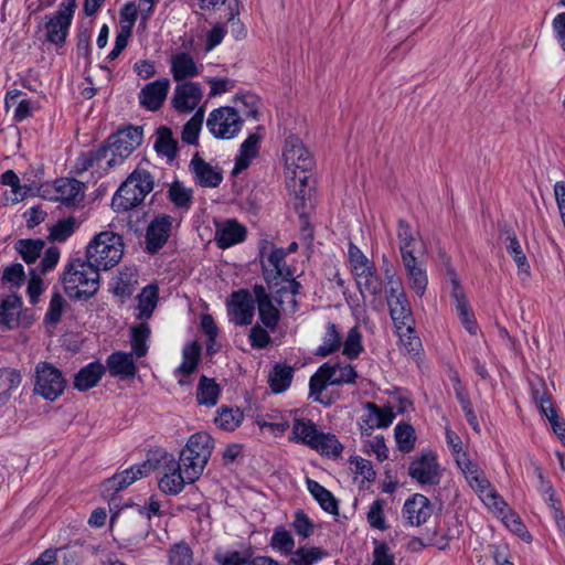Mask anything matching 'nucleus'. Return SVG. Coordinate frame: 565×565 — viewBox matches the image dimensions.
<instances>
[{
	"label": "nucleus",
	"mask_w": 565,
	"mask_h": 565,
	"mask_svg": "<svg viewBox=\"0 0 565 565\" xmlns=\"http://www.w3.org/2000/svg\"><path fill=\"white\" fill-rule=\"evenodd\" d=\"M282 160L287 186L303 203L312 191L310 180L313 158L298 136L290 135L286 138Z\"/></svg>",
	"instance_id": "obj_1"
},
{
	"label": "nucleus",
	"mask_w": 565,
	"mask_h": 565,
	"mask_svg": "<svg viewBox=\"0 0 565 565\" xmlns=\"http://www.w3.org/2000/svg\"><path fill=\"white\" fill-rule=\"evenodd\" d=\"M285 254L280 248L267 246L263 248L264 275L271 288L276 289V298L281 309L295 312L297 301L295 295L299 284L291 279L292 273L285 266Z\"/></svg>",
	"instance_id": "obj_2"
},
{
	"label": "nucleus",
	"mask_w": 565,
	"mask_h": 565,
	"mask_svg": "<svg viewBox=\"0 0 565 565\" xmlns=\"http://www.w3.org/2000/svg\"><path fill=\"white\" fill-rule=\"evenodd\" d=\"M358 377L356 372L351 365H330L324 364L310 379V396L318 403L330 405L339 398L338 392L324 394L323 391L328 384L339 385L342 383H353Z\"/></svg>",
	"instance_id": "obj_3"
},
{
	"label": "nucleus",
	"mask_w": 565,
	"mask_h": 565,
	"mask_svg": "<svg viewBox=\"0 0 565 565\" xmlns=\"http://www.w3.org/2000/svg\"><path fill=\"white\" fill-rule=\"evenodd\" d=\"M142 130L138 127H128L111 135L106 145L97 152L96 160L100 167L111 168L120 164L141 143Z\"/></svg>",
	"instance_id": "obj_4"
},
{
	"label": "nucleus",
	"mask_w": 565,
	"mask_h": 565,
	"mask_svg": "<svg viewBox=\"0 0 565 565\" xmlns=\"http://www.w3.org/2000/svg\"><path fill=\"white\" fill-rule=\"evenodd\" d=\"M124 254L121 237L104 231L95 235L86 247V258L98 270L108 269L119 263Z\"/></svg>",
	"instance_id": "obj_5"
},
{
	"label": "nucleus",
	"mask_w": 565,
	"mask_h": 565,
	"mask_svg": "<svg viewBox=\"0 0 565 565\" xmlns=\"http://www.w3.org/2000/svg\"><path fill=\"white\" fill-rule=\"evenodd\" d=\"M456 463L465 476L471 489L479 495L482 502L495 511L502 512L505 502L492 488L482 469L468 454L457 456Z\"/></svg>",
	"instance_id": "obj_6"
},
{
	"label": "nucleus",
	"mask_w": 565,
	"mask_h": 565,
	"mask_svg": "<svg viewBox=\"0 0 565 565\" xmlns=\"http://www.w3.org/2000/svg\"><path fill=\"white\" fill-rule=\"evenodd\" d=\"M66 294L74 298H86L94 295L98 289L99 270L81 259L72 262L63 276Z\"/></svg>",
	"instance_id": "obj_7"
},
{
	"label": "nucleus",
	"mask_w": 565,
	"mask_h": 565,
	"mask_svg": "<svg viewBox=\"0 0 565 565\" xmlns=\"http://www.w3.org/2000/svg\"><path fill=\"white\" fill-rule=\"evenodd\" d=\"M212 438L204 433L192 435L182 451L179 461L190 481H195L202 475L212 454Z\"/></svg>",
	"instance_id": "obj_8"
},
{
	"label": "nucleus",
	"mask_w": 565,
	"mask_h": 565,
	"mask_svg": "<svg viewBox=\"0 0 565 565\" xmlns=\"http://www.w3.org/2000/svg\"><path fill=\"white\" fill-rule=\"evenodd\" d=\"M152 188L153 180L149 172L136 169L120 185L113 198L111 205L115 211H128L139 205Z\"/></svg>",
	"instance_id": "obj_9"
},
{
	"label": "nucleus",
	"mask_w": 565,
	"mask_h": 565,
	"mask_svg": "<svg viewBox=\"0 0 565 565\" xmlns=\"http://www.w3.org/2000/svg\"><path fill=\"white\" fill-rule=\"evenodd\" d=\"M292 439L301 441L310 448L320 451L322 455L339 456L341 445L334 436L318 430L311 420L297 418L292 426Z\"/></svg>",
	"instance_id": "obj_10"
},
{
	"label": "nucleus",
	"mask_w": 565,
	"mask_h": 565,
	"mask_svg": "<svg viewBox=\"0 0 565 565\" xmlns=\"http://www.w3.org/2000/svg\"><path fill=\"white\" fill-rule=\"evenodd\" d=\"M158 476V486L164 493L180 492L185 483H192L180 463L172 455H162L153 466Z\"/></svg>",
	"instance_id": "obj_11"
},
{
	"label": "nucleus",
	"mask_w": 565,
	"mask_h": 565,
	"mask_svg": "<svg viewBox=\"0 0 565 565\" xmlns=\"http://www.w3.org/2000/svg\"><path fill=\"white\" fill-rule=\"evenodd\" d=\"M66 387L62 372L50 363L41 362L34 372V393L47 401H55Z\"/></svg>",
	"instance_id": "obj_12"
},
{
	"label": "nucleus",
	"mask_w": 565,
	"mask_h": 565,
	"mask_svg": "<svg viewBox=\"0 0 565 565\" xmlns=\"http://www.w3.org/2000/svg\"><path fill=\"white\" fill-rule=\"evenodd\" d=\"M387 306L391 317L398 329L405 328L412 332V311L404 292V288L397 279H388Z\"/></svg>",
	"instance_id": "obj_13"
},
{
	"label": "nucleus",
	"mask_w": 565,
	"mask_h": 565,
	"mask_svg": "<svg viewBox=\"0 0 565 565\" xmlns=\"http://www.w3.org/2000/svg\"><path fill=\"white\" fill-rule=\"evenodd\" d=\"M243 120L232 107L214 109L206 121L210 131L218 138H233L242 128Z\"/></svg>",
	"instance_id": "obj_14"
},
{
	"label": "nucleus",
	"mask_w": 565,
	"mask_h": 565,
	"mask_svg": "<svg viewBox=\"0 0 565 565\" xmlns=\"http://www.w3.org/2000/svg\"><path fill=\"white\" fill-rule=\"evenodd\" d=\"M440 466L433 452H423L415 457L408 467V475L422 484H435L440 479Z\"/></svg>",
	"instance_id": "obj_15"
},
{
	"label": "nucleus",
	"mask_w": 565,
	"mask_h": 565,
	"mask_svg": "<svg viewBox=\"0 0 565 565\" xmlns=\"http://www.w3.org/2000/svg\"><path fill=\"white\" fill-rule=\"evenodd\" d=\"M43 196L65 205H76L84 198L83 184L74 179H58L43 190Z\"/></svg>",
	"instance_id": "obj_16"
},
{
	"label": "nucleus",
	"mask_w": 565,
	"mask_h": 565,
	"mask_svg": "<svg viewBox=\"0 0 565 565\" xmlns=\"http://www.w3.org/2000/svg\"><path fill=\"white\" fill-rule=\"evenodd\" d=\"M451 284V298L455 302V308L460 319L461 324L470 334H477L478 323L472 308L467 299L466 291L460 284L458 276L455 273H449Z\"/></svg>",
	"instance_id": "obj_17"
},
{
	"label": "nucleus",
	"mask_w": 565,
	"mask_h": 565,
	"mask_svg": "<svg viewBox=\"0 0 565 565\" xmlns=\"http://www.w3.org/2000/svg\"><path fill=\"white\" fill-rule=\"evenodd\" d=\"M33 321L32 316L22 309V301L17 296H8L0 303V324L9 329L26 328Z\"/></svg>",
	"instance_id": "obj_18"
},
{
	"label": "nucleus",
	"mask_w": 565,
	"mask_h": 565,
	"mask_svg": "<svg viewBox=\"0 0 565 565\" xmlns=\"http://www.w3.org/2000/svg\"><path fill=\"white\" fill-rule=\"evenodd\" d=\"M75 8L76 1L67 0L46 23L47 39L52 43L61 44L65 41Z\"/></svg>",
	"instance_id": "obj_19"
},
{
	"label": "nucleus",
	"mask_w": 565,
	"mask_h": 565,
	"mask_svg": "<svg viewBox=\"0 0 565 565\" xmlns=\"http://www.w3.org/2000/svg\"><path fill=\"white\" fill-rule=\"evenodd\" d=\"M172 218L167 215L157 216L148 226L146 235L147 249L154 253L160 249L170 236Z\"/></svg>",
	"instance_id": "obj_20"
},
{
	"label": "nucleus",
	"mask_w": 565,
	"mask_h": 565,
	"mask_svg": "<svg viewBox=\"0 0 565 565\" xmlns=\"http://www.w3.org/2000/svg\"><path fill=\"white\" fill-rule=\"evenodd\" d=\"M230 312L239 324H250L254 317V299L246 290L232 294L228 302Z\"/></svg>",
	"instance_id": "obj_21"
},
{
	"label": "nucleus",
	"mask_w": 565,
	"mask_h": 565,
	"mask_svg": "<svg viewBox=\"0 0 565 565\" xmlns=\"http://www.w3.org/2000/svg\"><path fill=\"white\" fill-rule=\"evenodd\" d=\"M152 469L153 465L149 461H146L139 466L131 467L130 469L125 470L107 479L104 482V487L106 488L107 491H119L130 486L131 483L142 478L143 476L149 475Z\"/></svg>",
	"instance_id": "obj_22"
},
{
	"label": "nucleus",
	"mask_w": 565,
	"mask_h": 565,
	"mask_svg": "<svg viewBox=\"0 0 565 565\" xmlns=\"http://www.w3.org/2000/svg\"><path fill=\"white\" fill-rule=\"evenodd\" d=\"M202 93L193 83H184L177 86L172 104L178 111H192L200 103Z\"/></svg>",
	"instance_id": "obj_23"
},
{
	"label": "nucleus",
	"mask_w": 565,
	"mask_h": 565,
	"mask_svg": "<svg viewBox=\"0 0 565 565\" xmlns=\"http://www.w3.org/2000/svg\"><path fill=\"white\" fill-rule=\"evenodd\" d=\"M433 509L426 497L415 494L404 505V515L412 525L419 526L431 516Z\"/></svg>",
	"instance_id": "obj_24"
},
{
	"label": "nucleus",
	"mask_w": 565,
	"mask_h": 565,
	"mask_svg": "<svg viewBox=\"0 0 565 565\" xmlns=\"http://www.w3.org/2000/svg\"><path fill=\"white\" fill-rule=\"evenodd\" d=\"M134 353L114 352L107 358L106 365L110 375L122 380L132 379L137 373Z\"/></svg>",
	"instance_id": "obj_25"
},
{
	"label": "nucleus",
	"mask_w": 565,
	"mask_h": 565,
	"mask_svg": "<svg viewBox=\"0 0 565 565\" xmlns=\"http://www.w3.org/2000/svg\"><path fill=\"white\" fill-rule=\"evenodd\" d=\"M403 265L406 270L409 289L422 297L428 284L425 270L417 264L414 255L411 254L404 253Z\"/></svg>",
	"instance_id": "obj_26"
},
{
	"label": "nucleus",
	"mask_w": 565,
	"mask_h": 565,
	"mask_svg": "<svg viewBox=\"0 0 565 565\" xmlns=\"http://www.w3.org/2000/svg\"><path fill=\"white\" fill-rule=\"evenodd\" d=\"M105 371L106 369L102 363H90L75 374L73 385L76 390L86 392L98 384Z\"/></svg>",
	"instance_id": "obj_27"
},
{
	"label": "nucleus",
	"mask_w": 565,
	"mask_h": 565,
	"mask_svg": "<svg viewBox=\"0 0 565 565\" xmlns=\"http://www.w3.org/2000/svg\"><path fill=\"white\" fill-rule=\"evenodd\" d=\"M169 81L161 79L148 84L140 94V100L148 109H158L167 97Z\"/></svg>",
	"instance_id": "obj_28"
},
{
	"label": "nucleus",
	"mask_w": 565,
	"mask_h": 565,
	"mask_svg": "<svg viewBox=\"0 0 565 565\" xmlns=\"http://www.w3.org/2000/svg\"><path fill=\"white\" fill-rule=\"evenodd\" d=\"M191 167L199 183L203 186L214 188L222 181L221 172L199 157L192 159Z\"/></svg>",
	"instance_id": "obj_29"
},
{
	"label": "nucleus",
	"mask_w": 565,
	"mask_h": 565,
	"mask_svg": "<svg viewBox=\"0 0 565 565\" xmlns=\"http://www.w3.org/2000/svg\"><path fill=\"white\" fill-rule=\"evenodd\" d=\"M244 237V227L234 221H227L218 225L216 231V241L221 248H227L234 244L241 243Z\"/></svg>",
	"instance_id": "obj_30"
},
{
	"label": "nucleus",
	"mask_w": 565,
	"mask_h": 565,
	"mask_svg": "<svg viewBox=\"0 0 565 565\" xmlns=\"http://www.w3.org/2000/svg\"><path fill=\"white\" fill-rule=\"evenodd\" d=\"M154 149L158 154L173 160L178 151V140L170 128L162 126L156 130Z\"/></svg>",
	"instance_id": "obj_31"
},
{
	"label": "nucleus",
	"mask_w": 565,
	"mask_h": 565,
	"mask_svg": "<svg viewBox=\"0 0 565 565\" xmlns=\"http://www.w3.org/2000/svg\"><path fill=\"white\" fill-rule=\"evenodd\" d=\"M172 74L175 81L193 77L199 74V67L188 53H177L171 57Z\"/></svg>",
	"instance_id": "obj_32"
},
{
	"label": "nucleus",
	"mask_w": 565,
	"mask_h": 565,
	"mask_svg": "<svg viewBox=\"0 0 565 565\" xmlns=\"http://www.w3.org/2000/svg\"><path fill=\"white\" fill-rule=\"evenodd\" d=\"M220 386L213 379L202 376L198 385L196 399L200 405L214 406L220 396Z\"/></svg>",
	"instance_id": "obj_33"
},
{
	"label": "nucleus",
	"mask_w": 565,
	"mask_h": 565,
	"mask_svg": "<svg viewBox=\"0 0 565 565\" xmlns=\"http://www.w3.org/2000/svg\"><path fill=\"white\" fill-rule=\"evenodd\" d=\"M201 355V347L196 342H192L183 350V362L178 369V373L182 375L179 380L181 385L185 384L184 376L191 374L196 369Z\"/></svg>",
	"instance_id": "obj_34"
},
{
	"label": "nucleus",
	"mask_w": 565,
	"mask_h": 565,
	"mask_svg": "<svg viewBox=\"0 0 565 565\" xmlns=\"http://www.w3.org/2000/svg\"><path fill=\"white\" fill-rule=\"evenodd\" d=\"M259 142V136L250 135L242 145L241 154L237 158L234 173H239L245 170L253 158L257 154V146Z\"/></svg>",
	"instance_id": "obj_35"
},
{
	"label": "nucleus",
	"mask_w": 565,
	"mask_h": 565,
	"mask_svg": "<svg viewBox=\"0 0 565 565\" xmlns=\"http://www.w3.org/2000/svg\"><path fill=\"white\" fill-rule=\"evenodd\" d=\"M243 420V414L238 408L223 406L217 411L215 424L228 431L235 430Z\"/></svg>",
	"instance_id": "obj_36"
},
{
	"label": "nucleus",
	"mask_w": 565,
	"mask_h": 565,
	"mask_svg": "<svg viewBox=\"0 0 565 565\" xmlns=\"http://www.w3.org/2000/svg\"><path fill=\"white\" fill-rule=\"evenodd\" d=\"M367 418L366 422L372 427H387L394 419V412L390 407H377L373 403L366 405Z\"/></svg>",
	"instance_id": "obj_37"
},
{
	"label": "nucleus",
	"mask_w": 565,
	"mask_h": 565,
	"mask_svg": "<svg viewBox=\"0 0 565 565\" xmlns=\"http://www.w3.org/2000/svg\"><path fill=\"white\" fill-rule=\"evenodd\" d=\"M308 489L320 503L322 509L330 513H337V502L327 489L312 480H308Z\"/></svg>",
	"instance_id": "obj_38"
},
{
	"label": "nucleus",
	"mask_w": 565,
	"mask_h": 565,
	"mask_svg": "<svg viewBox=\"0 0 565 565\" xmlns=\"http://www.w3.org/2000/svg\"><path fill=\"white\" fill-rule=\"evenodd\" d=\"M20 382L21 377L17 371H0V406L9 399L11 390L17 387Z\"/></svg>",
	"instance_id": "obj_39"
},
{
	"label": "nucleus",
	"mask_w": 565,
	"mask_h": 565,
	"mask_svg": "<svg viewBox=\"0 0 565 565\" xmlns=\"http://www.w3.org/2000/svg\"><path fill=\"white\" fill-rule=\"evenodd\" d=\"M292 377V370L290 367L275 366L273 373L269 376V385L271 391L275 393H280L285 391Z\"/></svg>",
	"instance_id": "obj_40"
},
{
	"label": "nucleus",
	"mask_w": 565,
	"mask_h": 565,
	"mask_svg": "<svg viewBox=\"0 0 565 565\" xmlns=\"http://www.w3.org/2000/svg\"><path fill=\"white\" fill-rule=\"evenodd\" d=\"M149 334L150 330L146 323H140L132 328V353L136 358H142L147 354L146 341Z\"/></svg>",
	"instance_id": "obj_41"
},
{
	"label": "nucleus",
	"mask_w": 565,
	"mask_h": 565,
	"mask_svg": "<svg viewBox=\"0 0 565 565\" xmlns=\"http://www.w3.org/2000/svg\"><path fill=\"white\" fill-rule=\"evenodd\" d=\"M395 439L399 450L409 452L415 446V431L408 424H398L395 428Z\"/></svg>",
	"instance_id": "obj_42"
},
{
	"label": "nucleus",
	"mask_w": 565,
	"mask_h": 565,
	"mask_svg": "<svg viewBox=\"0 0 565 565\" xmlns=\"http://www.w3.org/2000/svg\"><path fill=\"white\" fill-rule=\"evenodd\" d=\"M158 289L154 286L146 287L139 296V317L149 318L157 303Z\"/></svg>",
	"instance_id": "obj_43"
},
{
	"label": "nucleus",
	"mask_w": 565,
	"mask_h": 565,
	"mask_svg": "<svg viewBox=\"0 0 565 565\" xmlns=\"http://www.w3.org/2000/svg\"><path fill=\"white\" fill-rule=\"evenodd\" d=\"M76 227L77 222L74 217H68L58 221L55 225L51 227L50 237L56 242H64L74 233Z\"/></svg>",
	"instance_id": "obj_44"
},
{
	"label": "nucleus",
	"mask_w": 565,
	"mask_h": 565,
	"mask_svg": "<svg viewBox=\"0 0 565 565\" xmlns=\"http://www.w3.org/2000/svg\"><path fill=\"white\" fill-rule=\"evenodd\" d=\"M193 561L191 548L184 543L173 545L169 552V565H191Z\"/></svg>",
	"instance_id": "obj_45"
},
{
	"label": "nucleus",
	"mask_w": 565,
	"mask_h": 565,
	"mask_svg": "<svg viewBox=\"0 0 565 565\" xmlns=\"http://www.w3.org/2000/svg\"><path fill=\"white\" fill-rule=\"evenodd\" d=\"M398 237L401 239V253L404 259V253L414 255L415 247L418 244L417 235L408 225L401 224L398 228Z\"/></svg>",
	"instance_id": "obj_46"
},
{
	"label": "nucleus",
	"mask_w": 565,
	"mask_h": 565,
	"mask_svg": "<svg viewBox=\"0 0 565 565\" xmlns=\"http://www.w3.org/2000/svg\"><path fill=\"white\" fill-rule=\"evenodd\" d=\"M44 243L40 239H25L18 243V250L26 263H33L40 255Z\"/></svg>",
	"instance_id": "obj_47"
},
{
	"label": "nucleus",
	"mask_w": 565,
	"mask_h": 565,
	"mask_svg": "<svg viewBox=\"0 0 565 565\" xmlns=\"http://www.w3.org/2000/svg\"><path fill=\"white\" fill-rule=\"evenodd\" d=\"M362 351L361 333L358 327H353L344 341L343 354L349 359L356 358Z\"/></svg>",
	"instance_id": "obj_48"
},
{
	"label": "nucleus",
	"mask_w": 565,
	"mask_h": 565,
	"mask_svg": "<svg viewBox=\"0 0 565 565\" xmlns=\"http://www.w3.org/2000/svg\"><path fill=\"white\" fill-rule=\"evenodd\" d=\"M203 121V110L200 109L195 115L185 124L182 131V139L185 142L192 143L196 140L201 125Z\"/></svg>",
	"instance_id": "obj_49"
},
{
	"label": "nucleus",
	"mask_w": 565,
	"mask_h": 565,
	"mask_svg": "<svg viewBox=\"0 0 565 565\" xmlns=\"http://www.w3.org/2000/svg\"><path fill=\"white\" fill-rule=\"evenodd\" d=\"M491 510L495 513L502 514V522L510 531H512L513 533H515L516 535H519L522 539L530 537L527 535V532L525 531L524 525L522 524L520 518L514 512L509 511V512L504 513V509L502 510V512L495 511L493 509H491Z\"/></svg>",
	"instance_id": "obj_50"
},
{
	"label": "nucleus",
	"mask_w": 565,
	"mask_h": 565,
	"mask_svg": "<svg viewBox=\"0 0 565 565\" xmlns=\"http://www.w3.org/2000/svg\"><path fill=\"white\" fill-rule=\"evenodd\" d=\"M258 311L262 321L268 328H274L278 322V310L273 306L270 299H263L258 303Z\"/></svg>",
	"instance_id": "obj_51"
},
{
	"label": "nucleus",
	"mask_w": 565,
	"mask_h": 565,
	"mask_svg": "<svg viewBox=\"0 0 565 565\" xmlns=\"http://www.w3.org/2000/svg\"><path fill=\"white\" fill-rule=\"evenodd\" d=\"M508 248L518 266L519 273L527 276L530 274V265L521 245L515 238H511Z\"/></svg>",
	"instance_id": "obj_52"
},
{
	"label": "nucleus",
	"mask_w": 565,
	"mask_h": 565,
	"mask_svg": "<svg viewBox=\"0 0 565 565\" xmlns=\"http://www.w3.org/2000/svg\"><path fill=\"white\" fill-rule=\"evenodd\" d=\"M341 338L337 332L334 326H331L327 330L326 339L323 345H321L318 350V353L322 356H326L340 348Z\"/></svg>",
	"instance_id": "obj_53"
},
{
	"label": "nucleus",
	"mask_w": 565,
	"mask_h": 565,
	"mask_svg": "<svg viewBox=\"0 0 565 565\" xmlns=\"http://www.w3.org/2000/svg\"><path fill=\"white\" fill-rule=\"evenodd\" d=\"M384 502L383 501H375L372 503L370 511L367 512V521L371 526L384 530L385 529V521H384Z\"/></svg>",
	"instance_id": "obj_54"
},
{
	"label": "nucleus",
	"mask_w": 565,
	"mask_h": 565,
	"mask_svg": "<svg viewBox=\"0 0 565 565\" xmlns=\"http://www.w3.org/2000/svg\"><path fill=\"white\" fill-rule=\"evenodd\" d=\"M125 519H126L125 512L116 513L110 519V526L111 527L121 526V527H124V530L126 531L127 534H132L137 523H139L140 521H143V515L141 512H138L135 515V518H132L130 520V522H125L126 521Z\"/></svg>",
	"instance_id": "obj_55"
},
{
	"label": "nucleus",
	"mask_w": 565,
	"mask_h": 565,
	"mask_svg": "<svg viewBox=\"0 0 565 565\" xmlns=\"http://www.w3.org/2000/svg\"><path fill=\"white\" fill-rule=\"evenodd\" d=\"M351 463L354 466V472L362 477V483L374 479L375 472L367 460L356 457L352 459Z\"/></svg>",
	"instance_id": "obj_56"
},
{
	"label": "nucleus",
	"mask_w": 565,
	"mask_h": 565,
	"mask_svg": "<svg viewBox=\"0 0 565 565\" xmlns=\"http://www.w3.org/2000/svg\"><path fill=\"white\" fill-rule=\"evenodd\" d=\"M322 554V551L319 548H302L297 552L292 562L295 565H311L315 561L321 558Z\"/></svg>",
	"instance_id": "obj_57"
},
{
	"label": "nucleus",
	"mask_w": 565,
	"mask_h": 565,
	"mask_svg": "<svg viewBox=\"0 0 565 565\" xmlns=\"http://www.w3.org/2000/svg\"><path fill=\"white\" fill-rule=\"evenodd\" d=\"M373 557V565H394V557L384 543L376 542Z\"/></svg>",
	"instance_id": "obj_58"
},
{
	"label": "nucleus",
	"mask_w": 565,
	"mask_h": 565,
	"mask_svg": "<svg viewBox=\"0 0 565 565\" xmlns=\"http://www.w3.org/2000/svg\"><path fill=\"white\" fill-rule=\"evenodd\" d=\"M64 303V299L58 294H55L52 297L50 308L46 313V319L50 323H56L60 320Z\"/></svg>",
	"instance_id": "obj_59"
},
{
	"label": "nucleus",
	"mask_w": 565,
	"mask_h": 565,
	"mask_svg": "<svg viewBox=\"0 0 565 565\" xmlns=\"http://www.w3.org/2000/svg\"><path fill=\"white\" fill-rule=\"evenodd\" d=\"M169 194L172 202L179 206H185L190 201V192L180 183H173Z\"/></svg>",
	"instance_id": "obj_60"
},
{
	"label": "nucleus",
	"mask_w": 565,
	"mask_h": 565,
	"mask_svg": "<svg viewBox=\"0 0 565 565\" xmlns=\"http://www.w3.org/2000/svg\"><path fill=\"white\" fill-rule=\"evenodd\" d=\"M43 289L44 288L42 279L35 273H32L28 285V295L32 303H36Z\"/></svg>",
	"instance_id": "obj_61"
},
{
	"label": "nucleus",
	"mask_w": 565,
	"mask_h": 565,
	"mask_svg": "<svg viewBox=\"0 0 565 565\" xmlns=\"http://www.w3.org/2000/svg\"><path fill=\"white\" fill-rule=\"evenodd\" d=\"M137 17V7L130 2L121 10L120 28L132 29Z\"/></svg>",
	"instance_id": "obj_62"
},
{
	"label": "nucleus",
	"mask_w": 565,
	"mask_h": 565,
	"mask_svg": "<svg viewBox=\"0 0 565 565\" xmlns=\"http://www.w3.org/2000/svg\"><path fill=\"white\" fill-rule=\"evenodd\" d=\"M552 26L557 42L565 51V12L559 13L554 18Z\"/></svg>",
	"instance_id": "obj_63"
},
{
	"label": "nucleus",
	"mask_w": 565,
	"mask_h": 565,
	"mask_svg": "<svg viewBox=\"0 0 565 565\" xmlns=\"http://www.w3.org/2000/svg\"><path fill=\"white\" fill-rule=\"evenodd\" d=\"M31 565H61L58 551L53 548L44 551Z\"/></svg>",
	"instance_id": "obj_64"
}]
</instances>
